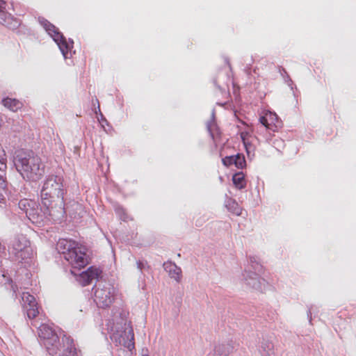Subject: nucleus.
I'll list each match as a JSON object with an SVG mask.
<instances>
[{
  "label": "nucleus",
  "instance_id": "f257e3e1",
  "mask_svg": "<svg viewBox=\"0 0 356 356\" xmlns=\"http://www.w3.org/2000/svg\"><path fill=\"white\" fill-rule=\"evenodd\" d=\"M65 193L62 177L52 175L45 179L40 191L41 200L49 215L55 220H60L67 211L68 207L64 202Z\"/></svg>",
  "mask_w": 356,
  "mask_h": 356
},
{
  "label": "nucleus",
  "instance_id": "f03ea898",
  "mask_svg": "<svg viewBox=\"0 0 356 356\" xmlns=\"http://www.w3.org/2000/svg\"><path fill=\"white\" fill-rule=\"evenodd\" d=\"M13 162L16 170L26 181H37L44 174V164L33 152H17Z\"/></svg>",
  "mask_w": 356,
  "mask_h": 356
},
{
  "label": "nucleus",
  "instance_id": "7ed1b4c3",
  "mask_svg": "<svg viewBox=\"0 0 356 356\" xmlns=\"http://www.w3.org/2000/svg\"><path fill=\"white\" fill-rule=\"evenodd\" d=\"M9 252L16 261L22 262L33 254L30 242L23 234L15 236L10 243Z\"/></svg>",
  "mask_w": 356,
  "mask_h": 356
},
{
  "label": "nucleus",
  "instance_id": "20e7f679",
  "mask_svg": "<svg viewBox=\"0 0 356 356\" xmlns=\"http://www.w3.org/2000/svg\"><path fill=\"white\" fill-rule=\"evenodd\" d=\"M38 335L44 340V345L51 355H57L61 350L57 332L51 326L42 324L39 327Z\"/></svg>",
  "mask_w": 356,
  "mask_h": 356
},
{
  "label": "nucleus",
  "instance_id": "39448f33",
  "mask_svg": "<svg viewBox=\"0 0 356 356\" xmlns=\"http://www.w3.org/2000/svg\"><path fill=\"white\" fill-rule=\"evenodd\" d=\"M19 208L25 213L28 219L38 226L41 225L46 218V213L42 211L37 202L29 199L21 200L19 203Z\"/></svg>",
  "mask_w": 356,
  "mask_h": 356
},
{
  "label": "nucleus",
  "instance_id": "423d86ee",
  "mask_svg": "<svg viewBox=\"0 0 356 356\" xmlns=\"http://www.w3.org/2000/svg\"><path fill=\"white\" fill-rule=\"evenodd\" d=\"M115 330L112 329L111 339L116 346H121L131 350L134 348V334L131 327L126 323L124 327L116 325Z\"/></svg>",
  "mask_w": 356,
  "mask_h": 356
},
{
  "label": "nucleus",
  "instance_id": "0eeeda50",
  "mask_svg": "<svg viewBox=\"0 0 356 356\" xmlns=\"http://www.w3.org/2000/svg\"><path fill=\"white\" fill-rule=\"evenodd\" d=\"M115 289L107 282H100L95 286L94 296L95 302L99 307H110L114 300Z\"/></svg>",
  "mask_w": 356,
  "mask_h": 356
},
{
  "label": "nucleus",
  "instance_id": "6e6552de",
  "mask_svg": "<svg viewBox=\"0 0 356 356\" xmlns=\"http://www.w3.org/2000/svg\"><path fill=\"white\" fill-rule=\"evenodd\" d=\"M41 25L43 29L57 44L64 58H69V54L71 55L73 42H67L63 33L60 32L59 29L54 24H41Z\"/></svg>",
  "mask_w": 356,
  "mask_h": 356
},
{
  "label": "nucleus",
  "instance_id": "1a4fd4ad",
  "mask_svg": "<svg viewBox=\"0 0 356 356\" xmlns=\"http://www.w3.org/2000/svg\"><path fill=\"white\" fill-rule=\"evenodd\" d=\"M65 260L72 268V274L76 275L75 270H80L88 264L85 248L79 244L72 252L65 256Z\"/></svg>",
  "mask_w": 356,
  "mask_h": 356
},
{
  "label": "nucleus",
  "instance_id": "9d476101",
  "mask_svg": "<svg viewBox=\"0 0 356 356\" xmlns=\"http://www.w3.org/2000/svg\"><path fill=\"white\" fill-rule=\"evenodd\" d=\"M22 305L29 319L35 318L39 314V308L35 298L28 292L22 294Z\"/></svg>",
  "mask_w": 356,
  "mask_h": 356
},
{
  "label": "nucleus",
  "instance_id": "9b49d317",
  "mask_svg": "<svg viewBox=\"0 0 356 356\" xmlns=\"http://www.w3.org/2000/svg\"><path fill=\"white\" fill-rule=\"evenodd\" d=\"M259 122L261 124L257 127L258 132H262L264 130L275 132L280 126L275 113H269L265 116H261Z\"/></svg>",
  "mask_w": 356,
  "mask_h": 356
},
{
  "label": "nucleus",
  "instance_id": "f8f14e48",
  "mask_svg": "<svg viewBox=\"0 0 356 356\" xmlns=\"http://www.w3.org/2000/svg\"><path fill=\"white\" fill-rule=\"evenodd\" d=\"M258 273L256 271L252 272L250 270H245L243 277L247 285L256 290L262 291L266 288V282L264 279L261 278Z\"/></svg>",
  "mask_w": 356,
  "mask_h": 356
},
{
  "label": "nucleus",
  "instance_id": "ddd939ff",
  "mask_svg": "<svg viewBox=\"0 0 356 356\" xmlns=\"http://www.w3.org/2000/svg\"><path fill=\"white\" fill-rule=\"evenodd\" d=\"M101 271L95 267H90L87 270L83 271L77 278L78 282L82 285L89 284L93 280L98 279Z\"/></svg>",
  "mask_w": 356,
  "mask_h": 356
},
{
  "label": "nucleus",
  "instance_id": "4468645a",
  "mask_svg": "<svg viewBox=\"0 0 356 356\" xmlns=\"http://www.w3.org/2000/svg\"><path fill=\"white\" fill-rule=\"evenodd\" d=\"M79 245L74 241L62 238L59 239L56 244V249L59 254L63 256V258L65 259V256L68 254L70 252H72L76 246Z\"/></svg>",
  "mask_w": 356,
  "mask_h": 356
},
{
  "label": "nucleus",
  "instance_id": "2eb2a0df",
  "mask_svg": "<svg viewBox=\"0 0 356 356\" xmlns=\"http://www.w3.org/2000/svg\"><path fill=\"white\" fill-rule=\"evenodd\" d=\"M62 340L63 345L61 346V350L60 352L63 351V353L60 356H77L73 339L70 337L64 334Z\"/></svg>",
  "mask_w": 356,
  "mask_h": 356
},
{
  "label": "nucleus",
  "instance_id": "dca6fc26",
  "mask_svg": "<svg viewBox=\"0 0 356 356\" xmlns=\"http://www.w3.org/2000/svg\"><path fill=\"white\" fill-rule=\"evenodd\" d=\"M234 350V346L229 343H222L216 345L214 348L213 352L209 353L208 355L211 356H227Z\"/></svg>",
  "mask_w": 356,
  "mask_h": 356
},
{
  "label": "nucleus",
  "instance_id": "f3484780",
  "mask_svg": "<svg viewBox=\"0 0 356 356\" xmlns=\"http://www.w3.org/2000/svg\"><path fill=\"white\" fill-rule=\"evenodd\" d=\"M164 270L169 274L171 278L177 281L180 280L181 268L171 261L165 262L163 265Z\"/></svg>",
  "mask_w": 356,
  "mask_h": 356
},
{
  "label": "nucleus",
  "instance_id": "a211bd4d",
  "mask_svg": "<svg viewBox=\"0 0 356 356\" xmlns=\"http://www.w3.org/2000/svg\"><path fill=\"white\" fill-rule=\"evenodd\" d=\"M273 347V344L270 341L263 339L259 351L261 356H274Z\"/></svg>",
  "mask_w": 356,
  "mask_h": 356
},
{
  "label": "nucleus",
  "instance_id": "6ab92c4d",
  "mask_svg": "<svg viewBox=\"0 0 356 356\" xmlns=\"http://www.w3.org/2000/svg\"><path fill=\"white\" fill-rule=\"evenodd\" d=\"M2 103L12 111H17L22 106V103L15 99L6 98L2 100Z\"/></svg>",
  "mask_w": 356,
  "mask_h": 356
},
{
  "label": "nucleus",
  "instance_id": "aec40b11",
  "mask_svg": "<svg viewBox=\"0 0 356 356\" xmlns=\"http://www.w3.org/2000/svg\"><path fill=\"white\" fill-rule=\"evenodd\" d=\"M232 181L235 187L239 190L243 189L246 186L245 175L242 172L235 173L232 177Z\"/></svg>",
  "mask_w": 356,
  "mask_h": 356
},
{
  "label": "nucleus",
  "instance_id": "412c9836",
  "mask_svg": "<svg viewBox=\"0 0 356 356\" xmlns=\"http://www.w3.org/2000/svg\"><path fill=\"white\" fill-rule=\"evenodd\" d=\"M6 183L2 175H0V202H5L6 195Z\"/></svg>",
  "mask_w": 356,
  "mask_h": 356
},
{
  "label": "nucleus",
  "instance_id": "4be33fe9",
  "mask_svg": "<svg viewBox=\"0 0 356 356\" xmlns=\"http://www.w3.org/2000/svg\"><path fill=\"white\" fill-rule=\"evenodd\" d=\"M235 166L238 169H243L245 166V160L243 155L237 154L235 155Z\"/></svg>",
  "mask_w": 356,
  "mask_h": 356
},
{
  "label": "nucleus",
  "instance_id": "5701e85b",
  "mask_svg": "<svg viewBox=\"0 0 356 356\" xmlns=\"http://www.w3.org/2000/svg\"><path fill=\"white\" fill-rule=\"evenodd\" d=\"M250 136V134L247 131H243V132H241V140L246 148V150H247V152H248V154L249 155L250 154V152H249V149H248V145H250V141H249V139H248V137Z\"/></svg>",
  "mask_w": 356,
  "mask_h": 356
},
{
  "label": "nucleus",
  "instance_id": "b1692460",
  "mask_svg": "<svg viewBox=\"0 0 356 356\" xmlns=\"http://www.w3.org/2000/svg\"><path fill=\"white\" fill-rule=\"evenodd\" d=\"M250 262L251 267L257 273H261L262 270V266L257 261L256 258L254 257H250Z\"/></svg>",
  "mask_w": 356,
  "mask_h": 356
},
{
  "label": "nucleus",
  "instance_id": "393cba45",
  "mask_svg": "<svg viewBox=\"0 0 356 356\" xmlns=\"http://www.w3.org/2000/svg\"><path fill=\"white\" fill-rule=\"evenodd\" d=\"M235 161H236L235 155L225 156V158H223L222 159V162L223 165L225 166H230L233 164L235 165Z\"/></svg>",
  "mask_w": 356,
  "mask_h": 356
},
{
  "label": "nucleus",
  "instance_id": "a878e982",
  "mask_svg": "<svg viewBox=\"0 0 356 356\" xmlns=\"http://www.w3.org/2000/svg\"><path fill=\"white\" fill-rule=\"evenodd\" d=\"M6 157L5 151L1 147H0V170L6 168Z\"/></svg>",
  "mask_w": 356,
  "mask_h": 356
},
{
  "label": "nucleus",
  "instance_id": "bb28decb",
  "mask_svg": "<svg viewBox=\"0 0 356 356\" xmlns=\"http://www.w3.org/2000/svg\"><path fill=\"white\" fill-rule=\"evenodd\" d=\"M6 5V1L0 0V18L3 21L7 19L5 13Z\"/></svg>",
  "mask_w": 356,
  "mask_h": 356
},
{
  "label": "nucleus",
  "instance_id": "cd10ccee",
  "mask_svg": "<svg viewBox=\"0 0 356 356\" xmlns=\"http://www.w3.org/2000/svg\"><path fill=\"white\" fill-rule=\"evenodd\" d=\"M115 212L120 216V218L123 220H126L127 217L125 214L124 210L123 208L118 207L115 208Z\"/></svg>",
  "mask_w": 356,
  "mask_h": 356
},
{
  "label": "nucleus",
  "instance_id": "c85d7f7f",
  "mask_svg": "<svg viewBox=\"0 0 356 356\" xmlns=\"http://www.w3.org/2000/svg\"><path fill=\"white\" fill-rule=\"evenodd\" d=\"M137 264V268L140 270L142 271L143 269H145V268L147 266V264L146 261H140V260H138L136 263Z\"/></svg>",
  "mask_w": 356,
  "mask_h": 356
},
{
  "label": "nucleus",
  "instance_id": "c756f323",
  "mask_svg": "<svg viewBox=\"0 0 356 356\" xmlns=\"http://www.w3.org/2000/svg\"><path fill=\"white\" fill-rule=\"evenodd\" d=\"M214 126V123L213 122H209L207 123V129L211 133L212 132V127ZM212 135V134H211Z\"/></svg>",
  "mask_w": 356,
  "mask_h": 356
},
{
  "label": "nucleus",
  "instance_id": "7c9ffc66",
  "mask_svg": "<svg viewBox=\"0 0 356 356\" xmlns=\"http://www.w3.org/2000/svg\"><path fill=\"white\" fill-rule=\"evenodd\" d=\"M11 289L13 291V293L16 294L18 288H17V285L13 284L12 281H11Z\"/></svg>",
  "mask_w": 356,
  "mask_h": 356
},
{
  "label": "nucleus",
  "instance_id": "2f4dec72",
  "mask_svg": "<svg viewBox=\"0 0 356 356\" xmlns=\"http://www.w3.org/2000/svg\"><path fill=\"white\" fill-rule=\"evenodd\" d=\"M307 316L309 319V322L311 323V321H312V308H309V309L307 311Z\"/></svg>",
  "mask_w": 356,
  "mask_h": 356
},
{
  "label": "nucleus",
  "instance_id": "473e14b6",
  "mask_svg": "<svg viewBox=\"0 0 356 356\" xmlns=\"http://www.w3.org/2000/svg\"><path fill=\"white\" fill-rule=\"evenodd\" d=\"M283 143H284V142H283V140H276L273 143V144H274L275 145H277L278 146H280V144H283Z\"/></svg>",
  "mask_w": 356,
  "mask_h": 356
},
{
  "label": "nucleus",
  "instance_id": "72a5a7b5",
  "mask_svg": "<svg viewBox=\"0 0 356 356\" xmlns=\"http://www.w3.org/2000/svg\"><path fill=\"white\" fill-rule=\"evenodd\" d=\"M39 22L42 23V22H49L47 20H43V19L42 20L40 19Z\"/></svg>",
  "mask_w": 356,
  "mask_h": 356
},
{
  "label": "nucleus",
  "instance_id": "f704fd0d",
  "mask_svg": "<svg viewBox=\"0 0 356 356\" xmlns=\"http://www.w3.org/2000/svg\"><path fill=\"white\" fill-rule=\"evenodd\" d=\"M212 118H214V112L212 113Z\"/></svg>",
  "mask_w": 356,
  "mask_h": 356
},
{
  "label": "nucleus",
  "instance_id": "c9c22d12",
  "mask_svg": "<svg viewBox=\"0 0 356 356\" xmlns=\"http://www.w3.org/2000/svg\"><path fill=\"white\" fill-rule=\"evenodd\" d=\"M208 356H211V355H208Z\"/></svg>",
  "mask_w": 356,
  "mask_h": 356
}]
</instances>
